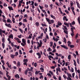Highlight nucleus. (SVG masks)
<instances>
[{"label": "nucleus", "mask_w": 80, "mask_h": 80, "mask_svg": "<svg viewBox=\"0 0 80 80\" xmlns=\"http://www.w3.org/2000/svg\"><path fill=\"white\" fill-rule=\"evenodd\" d=\"M23 22H27L28 21L27 20V18H25L23 20Z\"/></svg>", "instance_id": "79ce46f5"}, {"label": "nucleus", "mask_w": 80, "mask_h": 80, "mask_svg": "<svg viewBox=\"0 0 80 80\" xmlns=\"http://www.w3.org/2000/svg\"><path fill=\"white\" fill-rule=\"evenodd\" d=\"M39 7L40 8V9H41V10H42V9H43V7H42V6H40V5H39Z\"/></svg>", "instance_id": "bf43d9fd"}, {"label": "nucleus", "mask_w": 80, "mask_h": 80, "mask_svg": "<svg viewBox=\"0 0 80 80\" xmlns=\"http://www.w3.org/2000/svg\"><path fill=\"white\" fill-rule=\"evenodd\" d=\"M48 52H50V51L52 52V49H51L50 48H48Z\"/></svg>", "instance_id": "c9c22d12"}, {"label": "nucleus", "mask_w": 80, "mask_h": 80, "mask_svg": "<svg viewBox=\"0 0 80 80\" xmlns=\"http://www.w3.org/2000/svg\"><path fill=\"white\" fill-rule=\"evenodd\" d=\"M23 62H28V59H24Z\"/></svg>", "instance_id": "473e14b6"}, {"label": "nucleus", "mask_w": 80, "mask_h": 80, "mask_svg": "<svg viewBox=\"0 0 80 80\" xmlns=\"http://www.w3.org/2000/svg\"><path fill=\"white\" fill-rule=\"evenodd\" d=\"M60 62V59H58V62L59 63H60V65H62V62Z\"/></svg>", "instance_id": "7c9ffc66"}, {"label": "nucleus", "mask_w": 80, "mask_h": 80, "mask_svg": "<svg viewBox=\"0 0 80 80\" xmlns=\"http://www.w3.org/2000/svg\"><path fill=\"white\" fill-rule=\"evenodd\" d=\"M55 55H56V56H57V57H61L62 56V54H58L57 53H55Z\"/></svg>", "instance_id": "0eeeda50"}, {"label": "nucleus", "mask_w": 80, "mask_h": 80, "mask_svg": "<svg viewBox=\"0 0 80 80\" xmlns=\"http://www.w3.org/2000/svg\"><path fill=\"white\" fill-rule=\"evenodd\" d=\"M61 47H62L63 48H65V49H66V50H68V48L67 46H66L65 45H61Z\"/></svg>", "instance_id": "423d86ee"}, {"label": "nucleus", "mask_w": 80, "mask_h": 80, "mask_svg": "<svg viewBox=\"0 0 80 80\" xmlns=\"http://www.w3.org/2000/svg\"><path fill=\"white\" fill-rule=\"evenodd\" d=\"M62 63H63L62 64V65H62V67H63V66H64V65H65V61L63 60H62Z\"/></svg>", "instance_id": "a878e982"}, {"label": "nucleus", "mask_w": 80, "mask_h": 80, "mask_svg": "<svg viewBox=\"0 0 80 80\" xmlns=\"http://www.w3.org/2000/svg\"><path fill=\"white\" fill-rule=\"evenodd\" d=\"M46 19L47 22H48V23H49V22H50V20L48 18H46Z\"/></svg>", "instance_id": "a18cd8bd"}, {"label": "nucleus", "mask_w": 80, "mask_h": 80, "mask_svg": "<svg viewBox=\"0 0 80 80\" xmlns=\"http://www.w3.org/2000/svg\"><path fill=\"white\" fill-rule=\"evenodd\" d=\"M27 73H28V71L27 70H26L25 71V75H27Z\"/></svg>", "instance_id": "864d4df0"}, {"label": "nucleus", "mask_w": 80, "mask_h": 80, "mask_svg": "<svg viewBox=\"0 0 80 80\" xmlns=\"http://www.w3.org/2000/svg\"><path fill=\"white\" fill-rule=\"evenodd\" d=\"M64 42L65 43H66V38H64Z\"/></svg>", "instance_id": "69168bd1"}, {"label": "nucleus", "mask_w": 80, "mask_h": 80, "mask_svg": "<svg viewBox=\"0 0 80 80\" xmlns=\"http://www.w3.org/2000/svg\"><path fill=\"white\" fill-rule=\"evenodd\" d=\"M21 45H22V46H23V47H24V46H25V45H26V44H25L24 43H23V42H22L21 43Z\"/></svg>", "instance_id": "49530a36"}, {"label": "nucleus", "mask_w": 80, "mask_h": 80, "mask_svg": "<svg viewBox=\"0 0 80 80\" xmlns=\"http://www.w3.org/2000/svg\"><path fill=\"white\" fill-rule=\"evenodd\" d=\"M68 77H72V75L70 73H68Z\"/></svg>", "instance_id": "ea45409f"}, {"label": "nucleus", "mask_w": 80, "mask_h": 80, "mask_svg": "<svg viewBox=\"0 0 80 80\" xmlns=\"http://www.w3.org/2000/svg\"><path fill=\"white\" fill-rule=\"evenodd\" d=\"M69 47H70V48H73V47H74V45H71Z\"/></svg>", "instance_id": "338daca9"}, {"label": "nucleus", "mask_w": 80, "mask_h": 80, "mask_svg": "<svg viewBox=\"0 0 80 80\" xmlns=\"http://www.w3.org/2000/svg\"><path fill=\"white\" fill-rule=\"evenodd\" d=\"M24 65H26V66H27V62H24L23 63Z\"/></svg>", "instance_id": "de8ad7c7"}, {"label": "nucleus", "mask_w": 80, "mask_h": 80, "mask_svg": "<svg viewBox=\"0 0 80 80\" xmlns=\"http://www.w3.org/2000/svg\"><path fill=\"white\" fill-rule=\"evenodd\" d=\"M48 58L50 60H52L51 58H53V57L51 55H49L48 56Z\"/></svg>", "instance_id": "1a4fd4ad"}, {"label": "nucleus", "mask_w": 80, "mask_h": 80, "mask_svg": "<svg viewBox=\"0 0 80 80\" xmlns=\"http://www.w3.org/2000/svg\"><path fill=\"white\" fill-rule=\"evenodd\" d=\"M8 8H9V10H13V8L12 7H8Z\"/></svg>", "instance_id": "c756f323"}, {"label": "nucleus", "mask_w": 80, "mask_h": 80, "mask_svg": "<svg viewBox=\"0 0 80 80\" xmlns=\"http://www.w3.org/2000/svg\"><path fill=\"white\" fill-rule=\"evenodd\" d=\"M15 77L16 78H20V76H19V75H18V74H16L15 75Z\"/></svg>", "instance_id": "dca6fc26"}, {"label": "nucleus", "mask_w": 80, "mask_h": 80, "mask_svg": "<svg viewBox=\"0 0 80 80\" xmlns=\"http://www.w3.org/2000/svg\"><path fill=\"white\" fill-rule=\"evenodd\" d=\"M50 16H51V18H53V19H56L55 17L54 16L52 15V14L50 15Z\"/></svg>", "instance_id": "f3484780"}, {"label": "nucleus", "mask_w": 80, "mask_h": 80, "mask_svg": "<svg viewBox=\"0 0 80 80\" xmlns=\"http://www.w3.org/2000/svg\"><path fill=\"white\" fill-rule=\"evenodd\" d=\"M73 61L74 62V65L75 66L77 67V63L76 62V61L75 60H73Z\"/></svg>", "instance_id": "aec40b11"}, {"label": "nucleus", "mask_w": 80, "mask_h": 80, "mask_svg": "<svg viewBox=\"0 0 80 80\" xmlns=\"http://www.w3.org/2000/svg\"><path fill=\"white\" fill-rule=\"evenodd\" d=\"M22 43H24V44H26V40L25 39H22Z\"/></svg>", "instance_id": "9b49d317"}, {"label": "nucleus", "mask_w": 80, "mask_h": 80, "mask_svg": "<svg viewBox=\"0 0 80 80\" xmlns=\"http://www.w3.org/2000/svg\"><path fill=\"white\" fill-rule=\"evenodd\" d=\"M9 38H12V39H13V35L12 34H11L10 35H9Z\"/></svg>", "instance_id": "412c9836"}, {"label": "nucleus", "mask_w": 80, "mask_h": 80, "mask_svg": "<svg viewBox=\"0 0 80 80\" xmlns=\"http://www.w3.org/2000/svg\"><path fill=\"white\" fill-rule=\"evenodd\" d=\"M43 78V77L42 75H40V77H39V78H40V79H41V78Z\"/></svg>", "instance_id": "13d9d810"}, {"label": "nucleus", "mask_w": 80, "mask_h": 80, "mask_svg": "<svg viewBox=\"0 0 80 80\" xmlns=\"http://www.w3.org/2000/svg\"><path fill=\"white\" fill-rule=\"evenodd\" d=\"M2 42L3 43H5V38H2Z\"/></svg>", "instance_id": "37998d69"}, {"label": "nucleus", "mask_w": 80, "mask_h": 80, "mask_svg": "<svg viewBox=\"0 0 80 80\" xmlns=\"http://www.w3.org/2000/svg\"><path fill=\"white\" fill-rule=\"evenodd\" d=\"M76 3H77L78 7L79 8H80V4H79V3H78V1H76Z\"/></svg>", "instance_id": "9d476101"}, {"label": "nucleus", "mask_w": 80, "mask_h": 80, "mask_svg": "<svg viewBox=\"0 0 80 80\" xmlns=\"http://www.w3.org/2000/svg\"><path fill=\"white\" fill-rule=\"evenodd\" d=\"M47 75H48V76H49V77H52V75H51V74H50V73H48L47 74Z\"/></svg>", "instance_id": "6e6d98bb"}, {"label": "nucleus", "mask_w": 80, "mask_h": 80, "mask_svg": "<svg viewBox=\"0 0 80 80\" xmlns=\"http://www.w3.org/2000/svg\"><path fill=\"white\" fill-rule=\"evenodd\" d=\"M73 29L75 30V27H72V28H71V31L72 32H73Z\"/></svg>", "instance_id": "c85d7f7f"}, {"label": "nucleus", "mask_w": 80, "mask_h": 80, "mask_svg": "<svg viewBox=\"0 0 80 80\" xmlns=\"http://www.w3.org/2000/svg\"><path fill=\"white\" fill-rule=\"evenodd\" d=\"M49 54H50V55H52V56H54V53H52V52H49Z\"/></svg>", "instance_id": "f704fd0d"}, {"label": "nucleus", "mask_w": 80, "mask_h": 80, "mask_svg": "<svg viewBox=\"0 0 80 80\" xmlns=\"http://www.w3.org/2000/svg\"><path fill=\"white\" fill-rule=\"evenodd\" d=\"M7 22L8 23H12V22L11 21V20H10V19L8 18L7 19Z\"/></svg>", "instance_id": "a211bd4d"}, {"label": "nucleus", "mask_w": 80, "mask_h": 80, "mask_svg": "<svg viewBox=\"0 0 80 80\" xmlns=\"http://www.w3.org/2000/svg\"><path fill=\"white\" fill-rule=\"evenodd\" d=\"M50 47H52V46H53V42H50Z\"/></svg>", "instance_id": "8fccbe9b"}, {"label": "nucleus", "mask_w": 80, "mask_h": 80, "mask_svg": "<svg viewBox=\"0 0 80 80\" xmlns=\"http://www.w3.org/2000/svg\"><path fill=\"white\" fill-rule=\"evenodd\" d=\"M58 25H59V26H61L62 25V22H60L58 21Z\"/></svg>", "instance_id": "b1692460"}, {"label": "nucleus", "mask_w": 80, "mask_h": 80, "mask_svg": "<svg viewBox=\"0 0 80 80\" xmlns=\"http://www.w3.org/2000/svg\"><path fill=\"white\" fill-rule=\"evenodd\" d=\"M63 77L64 78L66 79V78H67V77H66V76L65 75H63Z\"/></svg>", "instance_id": "603ef678"}, {"label": "nucleus", "mask_w": 80, "mask_h": 80, "mask_svg": "<svg viewBox=\"0 0 80 80\" xmlns=\"http://www.w3.org/2000/svg\"><path fill=\"white\" fill-rule=\"evenodd\" d=\"M54 23V21L53 20H50L49 22V24H52Z\"/></svg>", "instance_id": "39448f33"}, {"label": "nucleus", "mask_w": 80, "mask_h": 80, "mask_svg": "<svg viewBox=\"0 0 80 80\" xmlns=\"http://www.w3.org/2000/svg\"><path fill=\"white\" fill-rule=\"evenodd\" d=\"M56 71L59 72H61V70H60V68L59 67H58V68L56 69Z\"/></svg>", "instance_id": "6ab92c4d"}, {"label": "nucleus", "mask_w": 80, "mask_h": 80, "mask_svg": "<svg viewBox=\"0 0 80 80\" xmlns=\"http://www.w3.org/2000/svg\"><path fill=\"white\" fill-rule=\"evenodd\" d=\"M63 20L64 21L66 20V21H68V19L67 18V17L64 16L63 18Z\"/></svg>", "instance_id": "2eb2a0df"}, {"label": "nucleus", "mask_w": 80, "mask_h": 80, "mask_svg": "<svg viewBox=\"0 0 80 80\" xmlns=\"http://www.w3.org/2000/svg\"><path fill=\"white\" fill-rule=\"evenodd\" d=\"M68 30L67 29H64V32L66 34H68V31H67Z\"/></svg>", "instance_id": "5701e85b"}, {"label": "nucleus", "mask_w": 80, "mask_h": 80, "mask_svg": "<svg viewBox=\"0 0 80 80\" xmlns=\"http://www.w3.org/2000/svg\"><path fill=\"white\" fill-rule=\"evenodd\" d=\"M32 4H31V5H34V2L33 1H31Z\"/></svg>", "instance_id": "e2e57ef3"}, {"label": "nucleus", "mask_w": 80, "mask_h": 80, "mask_svg": "<svg viewBox=\"0 0 80 80\" xmlns=\"http://www.w3.org/2000/svg\"><path fill=\"white\" fill-rule=\"evenodd\" d=\"M79 62H80V60H79V59H77V62L78 63V64H79V63H80Z\"/></svg>", "instance_id": "0e129e2a"}, {"label": "nucleus", "mask_w": 80, "mask_h": 80, "mask_svg": "<svg viewBox=\"0 0 80 80\" xmlns=\"http://www.w3.org/2000/svg\"><path fill=\"white\" fill-rule=\"evenodd\" d=\"M71 57H72V56L70 55H68V58L69 60L68 61H70V60H71V58H72Z\"/></svg>", "instance_id": "6e6552de"}, {"label": "nucleus", "mask_w": 80, "mask_h": 80, "mask_svg": "<svg viewBox=\"0 0 80 80\" xmlns=\"http://www.w3.org/2000/svg\"><path fill=\"white\" fill-rule=\"evenodd\" d=\"M78 21L79 23H80V17L78 18Z\"/></svg>", "instance_id": "5fc2aeb1"}, {"label": "nucleus", "mask_w": 80, "mask_h": 80, "mask_svg": "<svg viewBox=\"0 0 80 80\" xmlns=\"http://www.w3.org/2000/svg\"><path fill=\"white\" fill-rule=\"evenodd\" d=\"M50 7L51 9H53V4H52L50 5Z\"/></svg>", "instance_id": "e433bc0d"}, {"label": "nucleus", "mask_w": 80, "mask_h": 80, "mask_svg": "<svg viewBox=\"0 0 80 80\" xmlns=\"http://www.w3.org/2000/svg\"><path fill=\"white\" fill-rule=\"evenodd\" d=\"M53 78L54 79V80H57V78L55 77V76L54 75L53 76Z\"/></svg>", "instance_id": "c03bdc74"}, {"label": "nucleus", "mask_w": 80, "mask_h": 80, "mask_svg": "<svg viewBox=\"0 0 80 80\" xmlns=\"http://www.w3.org/2000/svg\"><path fill=\"white\" fill-rule=\"evenodd\" d=\"M19 54H20V55H22V51L20 50H19Z\"/></svg>", "instance_id": "052dcab7"}, {"label": "nucleus", "mask_w": 80, "mask_h": 80, "mask_svg": "<svg viewBox=\"0 0 80 80\" xmlns=\"http://www.w3.org/2000/svg\"><path fill=\"white\" fill-rule=\"evenodd\" d=\"M36 43L38 45L37 48L38 49V50H39V48H40V47H42V44H43L42 42L41 41H40L39 43L38 42H36Z\"/></svg>", "instance_id": "f257e3e1"}, {"label": "nucleus", "mask_w": 80, "mask_h": 80, "mask_svg": "<svg viewBox=\"0 0 80 80\" xmlns=\"http://www.w3.org/2000/svg\"><path fill=\"white\" fill-rule=\"evenodd\" d=\"M68 47H69L71 45V42H70V41H68Z\"/></svg>", "instance_id": "4be33fe9"}, {"label": "nucleus", "mask_w": 80, "mask_h": 80, "mask_svg": "<svg viewBox=\"0 0 80 80\" xmlns=\"http://www.w3.org/2000/svg\"><path fill=\"white\" fill-rule=\"evenodd\" d=\"M12 22L13 23H15V19L13 18V16H12Z\"/></svg>", "instance_id": "4468645a"}, {"label": "nucleus", "mask_w": 80, "mask_h": 80, "mask_svg": "<svg viewBox=\"0 0 80 80\" xmlns=\"http://www.w3.org/2000/svg\"><path fill=\"white\" fill-rule=\"evenodd\" d=\"M73 56H74V58H76L77 55H76L74 53L73 54Z\"/></svg>", "instance_id": "4d7b16f0"}, {"label": "nucleus", "mask_w": 80, "mask_h": 80, "mask_svg": "<svg viewBox=\"0 0 80 80\" xmlns=\"http://www.w3.org/2000/svg\"><path fill=\"white\" fill-rule=\"evenodd\" d=\"M1 62L2 63H3V65H5V62H4V61L3 60H1Z\"/></svg>", "instance_id": "4c0bfd02"}, {"label": "nucleus", "mask_w": 80, "mask_h": 80, "mask_svg": "<svg viewBox=\"0 0 80 80\" xmlns=\"http://www.w3.org/2000/svg\"><path fill=\"white\" fill-rule=\"evenodd\" d=\"M64 24L65 25H66L68 27H69V26L70 25H69V24H68V23H67V22H64Z\"/></svg>", "instance_id": "ddd939ff"}, {"label": "nucleus", "mask_w": 80, "mask_h": 80, "mask_svg": "<svg viewBox=\"0 0 80 80\" xmlns=\"http://www.w3.org/2000/svg\"><path fill=\"white\" fill-rule=\"evenodd\" d=\"M36 25L37 26H38V25H39V23L37 22H36Z\"/></svg>", "instance_id": "680f3d73"}, {"label": "nucleus", "mask_w": 80, "mask_h": 80, "mask_svg": "<svg viewBox=\"0 0 80 80\" xmlns=\"http://www.w3.org/2000/svg\"><path fill=\"white\" fill-rule=\"evenodd\" d=\"M49 73H50L52 75H53V73L51 71H49Z\"/></svg>", "instance_id": "2f4dec72"}, {"label": "nucleus", "mask_w": 80, "mask_h": 80, "mask_svg": "<svg viewBox=\"0 0 80 80\" xmlns=\"http://www.w3.org/2000/svg\"><path fill=\"white\" fill-rule=\"evenodd\" d=\"M8 47H9V50H11V49H12V47H11V46H10V45H8Z\"/></svg>", "instance_id": "774afa93"}, {"label": "nucleus", "mask_w": 80, "mask_h": 80, "mask_svg": "<svg viewBox=\"0 0 80 80\" xmlns=\"http://www.w3.org/2000/svg\"><path fill=\"white\" fill-rule=\"evenodd\" d=\"M37 55H38V56H39L38 57V58L39 59V58H41V55H40V54L39 53H37Z\"/></svg>", "instance_id": "f8f14e48"}, {"label": "nucleus", "mask_w": 80, "mask_h": 80, "mask_svg": "<svg viewBox=\"0 0 80 80\" xmlns=\"http://www.w3.org/2000/svg\"><path fill=\"white\" fill-rule=\"evenodd\" d=\"M57 38H55V36H53L52 38L53 40L54 41V42H57L58 40H59V38H60V37L59 36H57Z\"/></svg>", "instance_id": "f03ea898"}, {"label": "nucleus", "mask_w": 80, "mask_h": 80, "mask_svg": "<svg viewBox=\"0 0 80 80\" xmlns=\"http://www.w3.org/2000/svg\"><path fill=\"white\" fill-rule=\"evenodd\" d=\"M53 50L52 51V53H56L57 52V50L55 49H53Z\"/></svg>", "instance_id": "cd10ccee"}, {"label": "nucleus", "mask_w": 80, "mask_h": 80, "mask_svg": "<svg viewBox=\"0 0 80 80\" xmlns=\"http://www.w3.org/2000/svg\"><path fill=\"white\" fill-rule=\"evenodd\" d=\"M70 5H71V7L73 6V2H70Z\"/></svg>", "instance_id": "09e8293b"}, {"label": "nucleus", "mask_w": 80, "mask_h": 80, "mask_svg": "<svg viewBox=\"0 0 80 80\" xmlns=\"http://www.w3.org/2000/svg\"><path fill=\"white\" fill-rule=\"evenodd\" d=\"M5 25L6 27H9V28H12V26H11V24H7V23H5Z\"/></svg>", "instance_id": "7ed1b4c3"}, {"label": "nucleus", "mask_w": 80, "mask_h": 80, "mask_svg": "<svg viewBox=\"0 0 80 80\" xmlns=\"http://www.w3.org/2000/svg\"><path fill=\"white\" fill-rule=\"evenodd\" d=\"M2 11L1 9H0V17H2Z\"/></svg>", "instance_id": "58836bf2"}, {"label": "nucleus", "mask_w": 80, "mask_h": 80, "mask_svg": "<svg viewBox=\"0 0 80 80\" xmlns=\"http://www.w3.org/2000/svg\"><path fill=\"white\" fill-rule=\"evenodd\" d=\"M45 37L46 38H46V39H48V40L49 39V37H48V35L46 34V35Z\"/></svg>", "instance_id": "72a5a7b5"}, {"label": "nucleus", "mask_w": 80, "mask_h": 80, "mask_svg": "<svg viewBox=\"0 0 80 80\" xmlns=\"http://www.w3.org/2000/svg\"><path fill=\"white\" fill-rule=\"evenodd\" d=\"M7 77H8V80H10V76H9V75H7Z\"/></svg>", "instance_id": "a19ab883"}, {"label": "nucleus", "mask_w": 80, "mask_h": 80, "mask_svg": "<svg viewBox=\"0 0 80 80\" xmlns=\"http://www.w3.org/2000/svg\"><path fill=\"white\" fill-rule=\"evenodd\" d=\"M15 56L13 54H11V57L12 58H14Z\"/></svg>", "instance_id": "bb28decb"}, {"label": "nucleus", "mask_w": 80, "mask_h": 80, "mask_svg": "<svg viewBox=\"0 0 80 80\" xmlns=\"http://www.w3.org/2000/svg\"><path fill=\"white\" fill-rule=\"evenodd\" d=\"M18 55V52H16L15 53V56H16L17 55Z\"/></svg>", "instance_id": "3c124183"}, {"label": "nucleus", "mask_w": 80, "mask_h": 80, "mask_svg": "<svg viewBox=\"0 0 80 80\" xmlns=\"http://www.w3.org/2000/svg\"><path fill=\"white\" fill-rule=\"evenodd\" d=\"M40 70H41L42 72H44V69L42 67L41 68H40Z\"/></svg>", "instance_id": "393cba45"}, {"label": "nucleus", "mask_w": 80, "mask_h": 80, "mask_svg": "<svg viewBox=\"0 0 80 80\" xmlns=\"http://www.w3.org/2000/svg\"><path fill=\"white\" fill-rule=\"evenodd\" d=\"M14 39L16 40H17V42H18V43H21V42L20 41V40L17 37H15L14 38Z\"/></svg>", "instance_id": "20e7f679"}]
</instances>
